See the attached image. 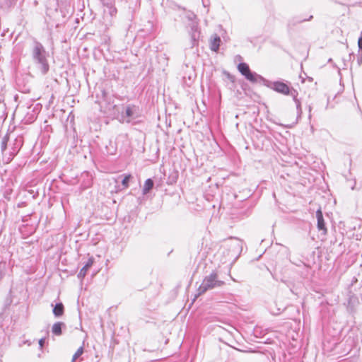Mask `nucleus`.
Segmentation results:
<instances>
[{
    "mask_svg": "<svg viewBox=\"0 0 362 362\" xmlns=\"http://www.w3.org/2000/svg\"><path fill=\"white\" fill-rule=\"evenodd\" d=\"M93 259H89L87 262V263L86 264V265L84 266L86 267V269H87L88 270V269L93 265Z\"/></svg>",
    "mask_w": 362,
    "mask_h": 362,
    "instance_id": "13",
    "label": "nucleus"
},
{
    "mask_svg": "<svg viewBox=\"0 0 362 362\" xmlns=\"http://www.w3.org/2000/svg\"><path fill=\"white\" fill-rule=\"evenodd\" d=\"M131 175H127L124 177L122 183L124 188H127L129 187V182L131 179Z\"/></svg>",
    "mask_w": 362,
    "mask_h": 362,
    "instance_id": "11",
    "label": "nucleus"
},
{
    "mask_svg": "<svg viewBox=\"0 0 362 362\" xmlns=\"http://www.w3.org/2000/svg\"><path fill=\"white\" fill-rule=\"evenodd\" d=\"M223 284L222 281H218L216 279V274H211L209 276L206 277L202 281L201 286H199V294L206 291L208 289L214 288L217 286H220Z\"/></svg>",
    "mask_w": 362,
    "mask_h": 362,
    "instance_id": "1",
    "label": "nucleus"
},
{
    "mask_svg": "<svg viewBox=\"0 0 362 362\" xmlns=\"http://www.w3.org/2000/svg\"><path fill=\"white\" fill-rule=\"evenodd\" d=\"M126 112H127V115L128 116H131V115H132V110H131V109H130L129 107H128V108L127 109Z\"/></svg>",
    "mask_w": 362,
    "mask_h": 362,
    "instance_id": "15",
    "label": "nucleus"
},
{
    "mask_svg": "<svg viewBox=\"0 0 362 362\" xmlns=\"http://www.w3.org/2000/svg\"><path fill=\"white\" fill-rule=\"evenodd\" d=\"M316 217L317 219V228L322 230L324 234L327 233V228L325 226V220L323 218L322 212L320 209L316 211Z\"/></svg>",
    "mask_w": 362,
    "mask_h": 362,
    "instance_id": "4",
    "label": "nucleus"
},
{
    "mask_svg": "<svg viewBox=\"0 0 362 362\" xmlns=\"http://www.w3.org/2000/svg\"><path fill=\"white\" fill-rule=\"evenodd\" d=\"M44 342H45V339H40L39 344H40V347L43 346Z\"/></svg>",
    "mask_w": 362,
    "mask_h": 362,
    "instance_id": "16",
    "label": "nucleus"
},
{
    "mask_svg": "<svg viewBox=\"0 0 362 362\" xmlns=\"http://www.w3.org/2000/svg\"><path fill=\"white\" fill-rule=\"evenodd\" d=\"M358 47L360 49H362V36L358 39Z\"/></svg>",
    "mask_w": 362,
    "mask_h": 362,
    "instance_id": "14",
    "label": "nucleus"
},
{
    "mask_svg": "<svg viewBox=\"0 0 362 362\" xmlns=\"http://www.w3.org/2000/svg\"><path fill=\"white\" fill-rule=\"evenodd\" d=\"M53 313L56 317H60L63 315L64 306L62 303H58L54 306L53 309Z\"/></svg>",
    "mask_w": 362,
    "mask_h": 362,
    "instance_id": "8",
    "label": "nucleus"
},
{
    "mask_svg": "<svg viewBox=\"0 0 362 362\" xmlns=\"http://www.w3.org/2000/svg\"><path fill=\"white\" fill-rule=\"evenodd\" d=\"M238 71L250 81L255 83L257 81L256 74L252 73L248 65L245 63H240L238 65Z\"/></svg>",
    "mask_w": 362,
    "mask_h": 362,
    "instance_id": "2",
    "label": "nucleus"
},
{
    "mask_svg": "<svg viewBox=\"0 0 362 362\" xmlns=\"http://www.w3.org/2000/svg\"><path fill=\"white\" fill-rule=\"evenodd\" d=\"M64 325L62 322L54 323L52 327V332L55 335H60L62 334V327Z\"/></svg>",
    "mask_w": 362,
    "mask_h": 362,
    "instance_id": "9",
    "label": "nucleus"
},
{
    "mask_svg": "<svg viewBox=\"0 0 362 362\" xmlns=\"http://www.w3.org/2000/svg\"><path fill=\"white\" fill-rule=\"evenodd\" d=\"M220 42H221L220 37L217 35H214L213 39L211 41V49L213 51L216 52L219 48Z\"/></svg>",
    "mask_w": 362,
    "mask_h": 362,
    "instance_id": "6",
    "label": "nucleus"
},
{
    "mask_svg": "<svg viewBox=\"0 0 362 362\" xmlns=\"http://www.w3.org/2000/svg\"><path fill=\"white\" fill-rule=\"evenodd\" d=\"M153 182L151 179H147L144 183V187H143V194H146L149 192V191L153 188Z\"/></svg>",
    "mask_w": 362,
    "mask_h": 362,
    "instance_id": "7",
    "label": "nucleus"
},
{
    "mask_svg": "<svg viewBox=\"0 0 362 362\" xmlns=\"http://www.w3.org/2000/svg\"><path fill=\"white\" fill-rule=\"evenodd\" d=\"M87 271H88V269H86V267H83L81 269V271H80V272H79V274H78V276H79L80 278H83V277L86 276Z\"/></svg>",
    "mask_w": 362,
    "mask_h": 362,
    "instance_id": "12",
    "label": "nucleus"
},
{
    "mask_svg": "<svg viewBox=\"0 0 362 362\" xmlns=\"http://www.w3.org/2000/svg\"><path fill=\"white\" fill-rule=\"evenodd\" d=\"M274 89L281 93L288 95L289 93L288 86L281 82H276L274 83Z\"/></svg>",
    "mask_w": 362,
    "mask_h": 362,
    "instance_id": "5",
    "label": "nucleus"
},
{
    "mask_svg": "<svg viewBox=\"0 0 362 362\" xmlns=\"http://www.w3.org/2000/svg\"><path fill=\"white\" fill-rule=\"evenodd\" d=\"M83 352V347H80L73 356L72 362H74Z\"/></svg>",
    "mask_w": 362,
    "mask_h": 362,
    "instance_id": "10",
    "label": "nucleus"
},
{
    "mask_svg": "<svg viewBox=\"0 0 362 362\" xmlns=\"http://www.w3.org/2000/svg\"><path fill=\"white\" fill-rule=\"evenodd\" d=\"M45 50L43 49V47L41 45H36L33 49V56L34 58L36 59L38 62L41 63L43 65L44 71H47V67L45 64Z\"/></svg>",
    "mask_w": 362,
    "mask_h": 362,
    "instance_id": "3",
    "label": "nucleus"
}]
</instances>
